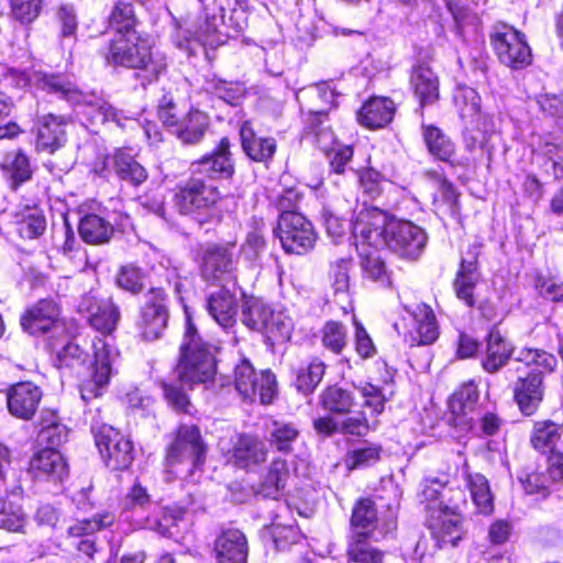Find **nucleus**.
Returning a JSON list of instances; mask_svg holds the SVG:
<instances>
[{
	"label": "nucleus",
	"instance_id": "412c9836",
	"mask_svg": "<svg viewBox=\"0 0 563 563\" xmlns=\"http://www.w3.org/2000/svg\"><path fill=\"white\" fill-rule=\"evenodd\" d=\"M213 553L218 563H246L247 539L239 529H225L216 538Z\"/></svg>",
	"mask_w": 563,
	"mask_h": 563
},
{
	"label": "nucleus",
	"instance_id": "a18cd8bd",
	"mask_svg": "<svg viewBox=\"0 0 563 563\" xmlns=\"http://www.w3.org/2000/svg\"><path fill=\"white\" fill-rule=\"evenodd\" d=\"M294 321L288 310L283 307H272V316L267 320L264 335L269 341H287L290 339Z\"/></svg>",
	"mask_w": 563,
	"mask_h": 563
},
{
	"label": "nucleus",
	"instance_id": "2f4dec72",
	"mask_svg": "<svg viewBox=\"0 0 563 563\" xmlns=\"http://www.w3.org/2000/svg\"><path fill=\"white\" fill-rule=\"evenodd\" d=\"M0 168L13 190L30 180L33 174L29 157L21 151L5 154L0 163Z\"/></svg>",
	"mask_w": 563,
	"mask_h": 563
},
{
	"label": "nucleus",
	"instance_id": "c85d7f7f",
	"mask_svg": "<svg viewBox=\"0 0 563 563\" xmlns=\"http://www.w3.org/2000/svg\"><path fill=\"white\" fill-rule=\"evenodd\" d=\"M184 511L176 508H162L153 510L145 517L139 516L140 525L144 529L156 531L164 537H174L183 521Z\"/></svg>",
	"mask_w": 563,
	"mask_h": 563
},
{
	"label": "nucleus",
	"instance_id": "bb28decb",
	"mask_svg": "<svg viewBox=\"0 0 563 563\" xmlns=\"http://www.w3.org/2000/svg\"><path fill=\"white\" fill-rule=\"evenodd\" d=\"M563 423L550 419L536 421L530 435L532 448L543 454L560 451L563 444Z\"/></svg>",
	"mask_w": 563,
	"mask_h": 563
},
{
	"label": "nucleus",
	"instance_id": "5fc2aeb1",
	"mask_svg": "<svg viewBox=\"0 0 563 563\" xmlns=\"http://www.w3.org/2000/svg\"><path fill=\"white\" fill-rule=\"evenodd\" d=\"M262 537L269 541L277 550H285L298 539V531L292 526L272 523L263 529Z\"/></svg>",
	"mask_w": 563,
	"mask_h": 563
},
{
	"label": "nucleus",
	"instance_id": "bf43d9fd",
	"mask_svg": "<svg viewBox=\"0 0 563 563\" xmlns=\"http://www.w3.org/2000/svg\"><path fill=\"white\" fill-rule=\"evenodd\" d=\"M110 25L115 33H129L135 30L136 19L131 3L119 1L112 9L109 18Z\"/></svg>",
	"mask_w": 563,
	"mask_h": 563
},
{
	"label": "nucleus",
	"instance_id": "b1692460",
	"mask_svg": "<svg viewBox=\"0 0 563 563\" xmlns=\"http://www.w3.org/2000/svg\"><path fill=\"white\" fill-rule=\"evenodd\" d=\"M30 471L35 477L63 481L68 474L67 463L60 452L46 448L33 455Z\"/></svg>",
	"mask_w": 563,
	"mask_h": 563
},
{
	"label": "nucleus",
	"instance_id": "f257e3e1",
	"mask_svg": "<svg viewBox=\"0 0 563 563\" xmlns=\"http://www.w3.org/2000/svg\"><path fill=\"white\" fill-rule=\"evenodd\" d=\"M216 351L217 347L203 340L190 317H187L180 357L173 372V378L169 383H162L164 396L175 410L189 412L190 407L187 394L175 383L192 386L211 380L217 372Z\"/></svg>",
	"mask_w": 563,
	"mask_h": 563
},
{
	"label": "nucleus",
	"instance_id": "3c124183",
	"mask_svg": "<svg viewBox=\"0 0 563 563\" xmlns=\"http://www.w3.org/2000/svg\"><path fill=\"white\" fill-rule=\"evenodd\" d=\"M446 8L453 16L459 36L464 37L466 33L477 30L479 18L468 7L460 1L449 0Z\"/></svg>",
	"mask_w": 563,
	"mask_h": 563
},
{
	"label": "nucleus",
	"instance_id": "c756f323",
	"mask_svg": "<svg viewBox=\"0 0 563 563\" xmlns=\"http://www.w3.org/2000/svg\"><path fill=\"white\" fill-rule=\"evenodd\" d=\"M415 96L422 107L432 104L439 99V79L427 65H418L410 77Z\"/></svg>",
	"mask_w": 563,
	"mask_h": 563
},
{
	"label": "nucleus",
	"instance_id": "13d9d810",
	"mask_svg": "<svg viewBox=\"0 0 563 563\" xmlns=\"http://www.w3.org/2000/svg\"><path fill=\"white\" fill-rule=\"evenodd\" d=\"M38 441L51 449L59 446L68 439V429L65 424L57 422L54 417L49 420L42 418Z\"/></svg>",
	"mask_w": 563,
	"mask_h": 563
},
{
	"label": "nucleus",
	"instance_id": "4468645a",
	"mask_svg": "<svg viewBox=\"0 0 563 563\" xmlns=\"http://www.w3.org/2000/svg\"><path fill=\"white\" fill-rule=\"evenodd\" d=\"M427 243V234L410 221L391 220L387 227L386 242L393 252L405 258H416Z\"/></svg>",
	"mask_w": 563,
	"mask_h": 563
},
{
	"label": "nucleus",
	"instance_id": "69168bd1",
	"mask_svg": "<svg viewBox=\"0 0 563 563\" xmlns=\"http://www.w3.org/2000/svg\"><path fill=\"white\" fill-rule=\"evenodd\" d=\"M117 285L126 291L139 294L145 287V275L134 265L122 266L117 275Z\"/></svg>",
	"mask_w": 563,
	"mask_h": 563
},
{
	"label": "nucleus",
	"instance_id": "72a5a7b5",
	"mask_svg": "<svg viewBox=\"0 0 563 563\" xmlns=\"http://www.w3.org/2000/svg\"><path fill=\"white\" fill-rule=\"evenodd\" d=\"M512 354V346L501 336L497 330H492L487 335L486 356L483 367L489 373L503 367Z\"/></svg>",
	"mask_w": 563,
	"mask_h": 563
},
{
	"label": "nucleus",
	"instance_id": "cd10ccee",
	"mask_svg": "<svg viewBox=\"0 0 563 563\" xmlns=\"http://www.w3.org/2000/svg\"><path fill=\"white\" fill-rule=\"evenodd\" d=\"M207 310L213 320L224 329L235 323L238 300L233 292L220 288L211 292L207 300Z\"/></svg>",
	"mask_w": 563,
	"mask_h": 563
},
{
	"label": "nucleus",
	"instance_id": "39448f33",
	"mask_svg": "<svg viewBox=\"0 0 563 563\" xmlns=\"http://www.w3.org/2000/svg\"><path fill=\"white\" fill-rule=\"evenodd\" d=\"M490 42L498 59L504 65L519 69L531 62V52L525 34L506 23H497L490 32Z\"/></svg>",
	"mask_w": 563,
	"mask_h": 563
},
{
	"label": "nucleus",
	"instance_id": "7ed1b4c3",
	"mask_svg": "<svg viewBox=\"0 0 563 563\" xmlns=\"http://www.w3.org/2000/svg\"><path fill=\"white\" fill-rule=\"evenodd\" d=\"M102 54L107 64L144 69L151 79L157 78L166 68L165 58L154 55L148 42L136 31L115 33Z\"/></svg>",
	"mask_w": 563,
	"mask_h": 563
},
{
	"label": "nucleus",
	"instance_id": "a19ab883",
	"mask_svg": "<svg viewBox=\"0 0 563 563\" xmlns=\"http://www.w3.org/2000/svg\"><path fill=\"white\" fill-rule=\"evenodd\" d=\"M271 316L272 307L257 298H250L243 303L241 320L245 327L253 331L264 334Z\"/></svg>",
	"mask_w": 563,
	"mask_h": 563
},
{
	"label": "nucleus",
	"instance_id": "ea45409f",
	"mask_svg": "<svg viewBox=\"0 0 563 563\" xmlns=\"http://www.w3.org/2000/svg\"><path fill=\"white\" fill-rule=\"evenodd\" d=\"M16 223L19 233L23 239H36L46 230V218L36 206L24 207L16 214Z\"/></svg>",
	"mask_w": 563,
	"mask_h": 563
},
{
	"label": "nucleus",
	"instance_id": "a878e982",
	"mask_svg": "<svg viewBox=\"0 0 563 563\" xmlns=\"http://www.w3.org/2000/svg\"><path fill=\"white\" fill-rule=\"evenodd\" d=\"M395 111L393 100L386 97H374L361 108L357 120L367 129H382L391 122Z\"/></svg>",
	"mask_w": 563,
	"mask_h": 563
},
{
	"label": "nucleus",
	"instance_id": "09e8293b",
	"mask_svg": "<svg viewBox=\"0 0 563 563\" xmlns=\"http://www.w3.org/2000/svg\"><path fill=\"white\" fill-rule=\"evenodd\" d=\"M74 128L75 123L70 119L48 113L38 120V139L60 141L68 136V131Z\"/></svg>",
	"mask_w": 563,
	"mask_h": 563
},
{
	"label": "nucleus",
	"instance_id": "6e6552de",
	"mask_svg": "<svg viewBox=\"0 0 563 563\" xmlns=\"http://www.w3.org/2000/svg\"><path fill=\"white\" fill-rule=\"evenodd\" d=\"M274 232L287 253L303 254L316 243L311 222L299 212L282 213Z\"/></svg>",
	"mask_w": 563,
	"mask_h": 563
},
{
	"label": "nucleus",
	"instance_id": "20e7f679",
	"mask_svg": "<svg viewBox=\"0 0 563 563\" xmlns=\"http://www.w3.org/2000/svg\"><path fill=\"white\" fill-rule=\"evenodd\" d=\"M38 89L54 93L74 106H82L84 114L91 117L95 122H106L111 115V106L95 93L79 91L70 81L62 76L40 75L36 78Z\"/></svg>",
	"mask_w": 563,
	"mask_h": 563
},
{
	"label": "nucleus",
	"instance_id": "ddd939ff",
	"mask_svg": "<svg viewBox=\"0 0 563 563\" xmlns=\"http://www.w3.org/2000/svg\"><path fill=\"white\" fill-rule=\"evenodd\" d=\"M205 454L206 446L198 427L181 426L168 449L166 462L168 466L186 463L189 467H198L205 462Z\"/></svg>",
	"mask_w": 563,
	"mask_h": 563
},
{
	"label": "nucleus",
	"instance_id": "c03bdc74",
	"mask_svg": "<svg viewBox=\"0 0 563 563\" xmlns=\"http://www.w3.org/2000/svg\"><path fill=\"white\" fill-rule=\"evenodd\" d=\"M305 139H317L330 141L334 139V133L329 123L328 114L322 107H309V113L305 121Z\"/></svg>",
	"mask_w": 563,
	"mask_h": 563
},
{
	"label": "nucleus",
	"instance_id": "1a4fd4ad",
	"mask_svg": "<svg viewBox=\"0 0 563 563\" xmlns=\"http://www.w3.org/2000/svg\"><path fill=\"white\" fill-rule=\"evenodd\" d=\"M114 522V515L108 511L96 514L69 526L67 532L70 545L76 550L75 559L80 563H93L98 553L93 534Z\"/></svg>",
	"mask_w": 563,
	"mask_h": 563
},
{
	"label": "nucleus",
	"instance_id": "680f3d73",
	"mask_svg": "<svg viewBox=\"0 0 563 563\" xmlns=\"http://www.w3.org/2000/svg\"><path fill=\"white\" fill-rule=\"evenodd\" d=\"M64 342L60 346L53 340L48 343L52 351L56 353L58 366L73 367L85 362L86 353L78 344L67 341V338Z\"/></svg>",
	"mask_w": 563,
	"mask_h": 563
},
{
	"label": "nucleus",
	"instance_id": "5701e85b",
	"mask_svg": "<svg viewBox=\"0 0 563 563\" xmlns=\"http://www.w3.org/2000/svg\"><path fill=\"white\" fill-rule=\"evenodd\" d=\"M266 457L267 450L260 439L241 434L233 443L229 461L236 467L249 468L263 463Z\"/></svg>",
	"mask_w": 563,
	"mask_h": 563
},
{
	"label": "nucleus",
	"instance_id": "9b49d317",
	"mask_svg": "<svg viewBox=\"0 0 563 563\" xmlns=\"http://www.w3.org/2000/svg\"><path fill=\"white\" fill-rule=\"evenodd\" d=\"M219 199L218 188L200 178H190L185 184L178 185L174 195L175 207L181 214L208 210Z\"/></svg>",
	"mask_w": 563,
	"mask_h": 563
},
{
	"label": "nucleus",
	"instance_id": "8fccbe9b",
	"mask_svg": "<svg viewBox=\"0 0 563 563\" xmlns=\"http://www.w3.org/2000/svg\"><path fill=\"white\" fill-rule=\"evenodd\" d=\"M111 159L117 174L122 179H129L136 185L146 179L147 174L144 167L134 161L131 154L126 153L124 150H118Z\"/></svg>",
	"mask_w": 563,
	"mask_h": 563
},
{
	"label": "nucleus",
	"instance_id": "338daca9",
	"mask_svg": "<svg viewBox=\"0 0 563 563\" xmlns=\"http://www.w3.org/2000/svg\"><path fill=\"white\" fill-rule=\"evenodd\" d=\"M321 219L327 234L334 243H339L353 227L350 221L340 218L327 207H323L321 211Z\"/></svg>",
	"mask_w": 563,
	"mask_h": 563
},
{
	"label": "nucleus",
	"instance_id": "58836bf2",
	"mask_svg": "<svg viewBox=\"0 0 563 563\" xmlns=\"http://www.w3.org/2000/svg\"><path fill=\"white\" fill-rule=\"evenodd\" d=\"M78 231L81 239L89 244H101L110 240L113 233L112 225L97 214H87L81 218Z\"/></svg>",
	"mask_w": 563,
	"mask_h": 563
},
{
	"label": "nucleus",
	"instance_id": "37998d69",
	"mask_svg": "<svg viewBox=\"0 0 563 563\" xmlns=\"http://www.w3.org/2000/svg\"><path fill=\"white\" fill-rule=\"evenodd\" d=\"M288 477L289 470L287 462L280 457L273 460L261 485V493L265 497L277 499L280 492L286 486Z\"/></svg>",
	"mask_w": 563,
	"mask_h": 563
},
{
	"label": "nucleus",
	"instance_id": "79ce46f5",
	"mask_svg": "<svg viewBox=\"0 0 563 563\" xmlns=\"http://www.w3.org/2000/svg\"><path fill=\"white\" fill-rule=\"evenodd\" d=\"M323 409L333 413H347L355 405L353 391L338 385L325 388L320 395Z\"/></svg>",
	"mask_w": 563,
	"mask_h": 563
},
{
	"label": "nucleus",
	"instance_id": "f704fd0d",
	"mask_svg": "<svg viewBox=\"0 0 563 563\" xmlns=\"http://www.w3.org/2000/svg\"><path fill=\"white\" fill-rule=\"evenodd\" d=\"M417 322L416 334L411 333L407 339L410 346L432 344L439 336L438 324L432 309L427 305L418 307L415 317Z\"/></svg>",
	"mask_w": 563,
	"mask_h": 563
},
{
	"label": "nucleus",
	"instance_id": "864d4df0",
	"mask_svg": "<svg viewBox=\"0 0 563 563\" xmlns=\"http://www.w3.org/2000/svg\"><path fill=\"white\" fill-rule=\"evenodd\" d=\"M454 103L464 120L474 121L479 117L481 97L471 87H460L454 95Z\"/></svg>",
	"mask_w": 563,
	"mask_h": 563
},
{
	"label": "nucleus",
	"instance_id": "f8f14e48",
	"mask_svg": "<svg viewBox=\"0 0 563 563\" xmlns=\"http://www.w3.org/2000/svg\"><path fill=\"white\" fill-rule=\"evenodd\" d=\"M234 384L236 390L245 399H253L260 395L261 402H272L276 393V378L269 371H263L257 377L254 367L246 360H242L234 369Z\"/></svg>",
	"mask_w": 563,
	"mask_h": 563
},
{
	"label": "nucleus",
	"instance_id": "603ef678",
	"mask_svg": "<svg viewBox=\"0 0 563 563\" xmlns=\"http://www.w3.org/2000/svg\"><path fill=\"white\" fill-rule=\"evenodd\" d=\"M209 128V117L199 110H191L187 118L180 122V128L176 130V136L183 141L200 139Z\"/></svg>",
	"mask_w": 563,
	"mask_h": 563
},
{
	"label": "nucleus",
	"instance_id": "2eb2a0df",
	"mask_svg": "<svg viewBox=\"0 0 563 563\" xmlns=\"http://www.w3.org/2000/svg\"><path fill=\"white\" fill-rule=\"evenodd\" d=\"M95 438L99 452L109 467L126 468L132 463V442L118 430L104 424Z\"/></svg>",
	"mask_w": 563,
	"mask_h": 563
},
{
	"label": "nucleus",
	"instance_id": "e2e57ef3",
	"mask_svg": "<svg viewBox=\"0 0 563 563\" xmlns=\"http://www.w3.org/2000/svg\"><path fill=\"white\" fill-rule=\"evenodd\" d=\"M322 345L335 354H340L346 345V329L336 321H328L322 329Z\"/></svg>",
	"mask_w": 563,
	"mask_h": 563
},
{
	"label": "nucleus",
	"instance_id": "052dcab7",
	"mask_svg": "<svg viewBox=\"0 0 563 563\" xmlns=\"http://www.w3.org/2000/svg\"><path fill=\"white\" fill-rule=\"evenodd\" d=\"M419 500L426 505V510L430 514L439 508V501L443 497L445 483L439 478H426L420 485Z\"/></svg>",
	"mask_w": 563,
	"mask_h": 563
},
{
	"label": "nucleus",
	"instance_id": "4be33fe9",
	"mask_svg": "<svg viewBox=\"0 0 563 563\" xmlns=\"http://www.w3.org/2000/svg\"><path fill=\"white\" fill-rule=\"evenodd\" d=\"M468 257L462 256L460 269L454 280V291L460 300L468 307L474 306V289L479 280L477 267L478 245L474 244L468 251Z\"/></svg>",
	"mask_w": 563,
	"mask_h": 563
},
{
	"label": "nucleus",
	"instance_id": "9d476101",
	"mask_svg": "<svg viewBox=\"0 0 563 563\" xmlns=\"http://www.w3.org/2000/svg\"><path fill=\"white\" fill-rule=\"evenodd\" d=\"M387 214L378 208L365 207L356 217L352 227L355 239V247H382L385 245L387 227L389 222Z\"/></svg>",
	"mask_w": 563,
	"mask_h": 563
},
{
	"label": "nucleus",
	"instance_id": "c9c22d12",
	"mask_svg": "<svg viewBox=\"0 0 563 563\" xmlns=\"http://www.w3.org/2000/svg\"><path fill=\"white\" fill-rule=\"evenodd\" d=\"M464 477L477 511L488 515L494 509L493 494L487 478L479 473H470L467 467Z\"/></svg>",
	"mask_w": 563,
	"mask_h": 563
},
{
	"label": "nucleus",
	"instance_id": "0e129e2a",
	"mask_svg": "<svg viewBox=\"0 0 563 563\" xmlns=\"http://www.w3.org/2000/svg\"><path fill=\"white\" fill-rule=\"evenodd\" d=\"M380 446L363 443L349 452L346 464L351 468L366 467L376 463L380 457Z\"/></svg>",
	"mask_w": 563,
	"mask_h": 563
},
{
	"label": "nucleus",
	"instance_id": "6e6d98bb",
	"mask_svg": "<svg viewBox=\"0 0 563 563\" xmlns=\"http://www.w3.org/2000/svg\"><path fill=\"white\" fill-rule=\"evenodd\" d=\"M325 365L318 360L312 361L307 366L301 367L297 374L296 386L303 394H309L321 382L324 375Z\"/></svg>",
	"mask_w": 563,
	"mask_h": 563
},
{
	"label": "nucleus",
	"instance_id": "de8ad7c7",
	"mask_svg": "<svg viewBox=\"0 0 563 563\" xmlns=\"http://www.w3.org/2000/svg\"><path fill=\"white\" fill-rule=\"evenodd\" d=\"M228 143H220L219 151L208 157H203L196 166V170L207 174L210 178L218 175L230 176L233 173V166L228 153Z\"/></svg>",
	"mask_w": 563,
	"mask_h": 563
},
{
	"label": "nucleus",
	"instance_id": "393cba45",
	"mask_svg": "<svg viewBox=\"0 0 563 563\" xmlns=\"http://www.w3.org/2000/svg\"><path fill=\"white\" fill-rule=\"evenodd\" d=\"M429 528L440 547L456 545L463 537L461 515L437 511L429 515Z\"/></svg>",
	"mask_w": 563,
	"mask_h": 563
},
{
	"label": "nucleus",
	"instance_id": "e433bc0d",
	"mask_svg": "<svg viewBox=\"0 0 563 563\" xmlns=\"http://www.w3.org/2000/svg\"><path fill=\"white\" fill-rule=\"evenodd\" d=\"M267 440L278 452L290 453L297 442L300 431L292 422L274 420L267 428Z\"/></svg>",
	"mask_w": 563,
	"mask_h": 563
},
{
	"label": "nucleus",
	"instance_id": "f3484780",
	"mask_svg": "<svg viewBox=\"0 0 563 563\" xmlns=\"http://www.w3.org/2000/svg\"><path fill=\"white\" fill-rule=\"evenodd\" d=\"M201 276L211 283H235V265L232 251L227 246L211 245L202 254Z\"/></svg>",
	"mask_w": 563,
	"mask_h": 563
},
{
	"label": "nucleus",
	"instance_id": "6ab92c4d",
	"mask_svg": "<svg viewBox=\"0 0 563 563\" xmlns=\"http://www.w3.org/2000/svg\"><path fill=\"white\" fill-rule=\"evenodd\" d=\"M42 399V390L31 382H21L7 390V406L15 418L30 420L35 415Z\"/></svg>",
	"mask_w": 563,
	"mask_h": 563
},
{
	"label": "nucleus",
	"instance_id": "473e14b6",
	"mask_svg": "<svg viewBox=\"0 0 563 563\" xmlns=\"http://www.w3.org/2000/svg\"><path fill=\"white\" fill-rule=\"evenodd\" d=\"M378 249H356L361 258V268L365 278L378 284L380 287H389L391 285L390 274Z\"/></svg>",
	"mask_w": 563,
	"mask_h": 563
},
{
	"label": "nucleus",
	"instance_id": "4c0bfd02",
	"mask_svg": "<svg viewBox=\"0 0 563 563\" xmlns=\"http://www.w3.org/2000/svg\"><path fill=\"white\" fill-rule=\"evenodd\" d=\"M352 261L350 257H341L331 262L329 269V283L336 300L345 302L350 297V269Z\"/></svg>",
	"mask_w": 563,
	"mask_h": 563
},
{
	"label": "nucleus",
	"instance_id": "7c9ffc66",
	"mask_svg": "<svg viewBox=\"0 0 563 563\" xmlns=\"http://www.w3.org/2000/svg\"><path fill=\"white\" fill-rule=\"evenodd\" d=\"M377 511L371 499H361L351 517V539L373 538L375 536Z\"/></svg>",
	"mask_w": 563,
	"mask_h": 563
},
{
	"label": "nucleus",
	"instance_id": "49530a36",
	"mask_svg": "<svg viewBox=\"0 0 563 563\" xmlns=\"http://www.w3.org/2000/svg\"><path fill=\"white\" fill-rule=\"evenodd\" d=\"M297 99L301 103V109H306L308 113L309 107L312 106L322 107L328 113V109L334 104L335 95L328 84L322 82L301 89Z\"/></svg>",
	"mask_w": 563,
	"mask_h": 563
},
{
	"label": "nucleus",
	"instance_id": "a211bd4d",
	"mask_svg": "<svg viewBox=\"0 0 563 563\" xmlns=\"http://www.w3.org/2000/svg\"><path fill=\"white\" fill-rule=\"evenodd\" d=\"M168 312L164 291L153 288L146 294V301L142 310L140 328L145 340L153 341L161 336L167 327Z\"/></svg>",
	"mask_w": 563,
	"mask_h": 563
},
{
	"label": "nucleus",
	"instance_id": "aec40b11",
	"mask_svg": "<svg viewBox=\"0 0 563 563\" xmlns=\"http://www.w3.org/2000/svg\"><path fill=\"white\" fill-rule=\"evenodd\" d=\"M79 311L87 313V319L97 331L109 334L119 321L120 312L111 299L97 300L85 296L79 303Z\"/></svg>",
	"mask_w": 563,
	"mask_h": 563
},
{
	"label": "nucleus",
	"instance_id": "dca6fc26",
	"mask_svg": "<svg viewBox=\"0 0 563 563\" xmlns=\"http://www.w3.org/2000/svg\"><path fill=\"white\" fill-rule=\"evenodd\" d=\"M58 305L48 299L37 301L21 316L22 329L31 335L64 331Z\"/></svg>",
	"mask_w": 563,
	"mask_h": 563
},
{
	"label": "nucleus",
	"instance_id": "0eeeda50",
	"mask_svg": "<svg viewBox=\"0 0 563 563\" xmlns=\"http://www.w3.org/2000/svg\"><path fill=\"white\" fill-rule=\"evenodd\" d=\"M92 347L95 361L91 372L80 385V396L84 401H90L106 393L112 375V364L118 355L103 339H96Z\"/></svg>",
	"mask_w": 563,
	"mask_h": 563
},
{
	"label": "nucleus",
	"instance_id": "774afa93",
	"mask_svg": "<svg viewBox=\"0 0 563 563\" xmlns=\"http://www.w3.org/2000/svg\"><path fill=\"white\" fill-rule=\"evenodd\" d=\"M25 523L22 509L11 503L0 500V529L18 532Z\"/></svg>",
	"mask_w": 563,
	"mask_h": 563
},
{
	"label": "nucleus",
	"instance_id": "4d7b16f0",
	"mask_svg": "<svg viewBox=\"0 0 563 563\" xmlns=\"http://www.w3.org/2000/svg\"><path fill=\"white\" fill-rule=\"evenodd\" d=\"M367 540L377 541V538H361V540L351 539L349 547V556L355 563H383L384 553L375 548L369 547Z\"/></svg>",
	"mask_w": 563,
	"mask_h": 563
},
{
	"label": "nucleus",
	"instance_id": "423d86ee",
	"mask_svg": "<svg viewBox=\"0 0 563 563\" xmlns=\"http://www.w3.org/2000/svg\"><path fill=\"white\" fill-rule=\"evenodd\" d=\"M202 9L203 22L195 29V31H186L184 40H180V34L174 38L177 47L187 49L190 38H197L200 42L212 41V36L218 32L219 26L227 23V13L229 22H232V14L236 12L239 4L238 0H198Z\"/></svg>",
	"mask_w": 563,
	"mask_h": 563
},
{
	"label": "nucleus",
	"instance_id": "f03ea898",
	"mask_svg": "<svg viewBox=\"0 0 563 563\" xmlns=\"http://www.w3.org/2000/svg\"><path fill=\"white\" fill-rule=\"evenodd\" d=\"M516 360L536 366L526 377H520L514 388V398L521 413L532 416L544 397L543 375L555 369L558 360L552 353L539 349H522Z\"/></svg>",
	"mask_w": 563,
	"mask_h": 563
}]
</instances>
